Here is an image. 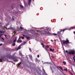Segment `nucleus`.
I'll return each instance as SVG.
<instances>
[{"instance_id": "nucleus-33", "label": "nucleus", "mask_w": 75, "mask_h": 75, "mask_svg": "<svg viewBox=\"0 0 75 75\" xmlns=\"http://www.w3.org/2000/svg\"><path fill=\"white\" fill-rule=\"evenodd\" d=\"M39 32L40 33V34L42 33V32H41V31H39Z\"/></svg>"}, {"instance_id": "nucleus-38", "label": "nucleus", "mask_w": 75, "mask_h": 75, "mask_svg": "<svg viewBox=\"0 0 75 75\" xmlns=\"http://www.w3.org/2000/svg\"><path fill=\"white\" fill-rule=\"evenodd\" d=\"M39 57H40V55H37L38 58H39Z\"/></svg>"}, {"instance_id": "nucleus-8", "label": "nucleus", "mask_w": 75, "mask_h": 75, "mask_svg": "<svg viewBox=\"0 0 75 75\" xmlns=\"http://www.w3.org/2000/svg\"><path fill=\"white\" fill-rule=\"evenodd\" d=\"M7 58H11V56L10 54L6 56Z\"/></svg>"}, {"instance_id": "nucleus-9", "label": "nucleus", "mask_w": 75, "mask_h": 75, "mask_svg": "<svg viewBox=\"0 0 75 75\" xmlns=\"http://www.w3.org/2000/svg\"><path fill=\"white\" fill-rule=\"evenodd\" d=\"M50 51H52L53 52H54V49H51V48H50Z\"/></svg>"}, {"instance_id": "nucleus-50", "label": "nucleus", "mask_w": 75, "mask_h": 75, "mask_svg": "<svg viewBox=\"0 0 75 75\" xmlns=\"http://www.w3.org/2000/svg\"><path fill=\"white\" fill-rule=\"evenodd\" d=\"M71 69L72 71H73V69H72V68H71Z\"/></svg>"}, {"instance_id": "nucleus-20", "label": "nucleus", "mask_w": 75, "mask_h": 75, "mask_svg": "<svg viewBox=\"0 0 75 75\" xmlns=\"http://www.w3.org/2000/svg\"><path fill=\"white\" fill-rule=\"evenodd\" d=\"M20 7L21 8H23V6H22L21 5H20Z\"/></svg>"}, {"instance_id": "nucleus-16", "label": "nucleus", "mask_w": 75, "mask_h": 75, "mask_svg": "<svg viewBox=\"0 0 75 75\" xmlns=\"http://www.w3.org/2000/svg\"><path fill=\"white\" fill-rule=\"evenodd\" d=\"M25 38L27 39V40H30V37H26Z\"/></svg>"}, {"instance_id": "nucleus-18", "label": "nucleus", "mask_w": 75, "mask_h": 75, "mask_svg": "<svg viewBox=\"0 0 75 75\" xmlns=\"http://www.w3.org/2000/svg\"><path fill=\"white\" fill-rule=\"evenodd\" d=\"M41 45H42L43 47H44V44L43 43H41Z\"/></svg>"}, {"instance_id": "nucleus-40", "label": "nucleus", "mask_w": 75, "mask_h": 75, "mask_svg": "<svg viewBox=\"0 0 75 75\" xmlns=\"http://www.w3.org/2000/svg\"><path fill=\"white\" fill-rule=\"evenodd\" d=\"M22 35H23V37H25V36H26L24 34H23Z\"/></svg>"}, {"instance_id": "nucleus-45", "label": "nucleus", "mask_w": 75, "mask_h": 75, "mask_svg": "<svg viewBox=\"0 0 75 75\" xmlns=\"http://www.w3.org/2000/svg\"><path fill=\"white\" fill-rule=\"evenodd\" d=\"M73 33H74V34H75V31H74L73 32Z\"/></svg>"}, {"instance_id": "nucleus-41", "label": "nucleus", "mask_w": 75, "mask_h": 75, "mask_svg": "<svg viewBox=\"0 0 75 75\" xmlns=\"http://www.w3.org/2000/svg\"><path fill=\"white\" fill-rule=\"evenodd\" d=\"M1 39L3 40H4V39L3 38H1Z\"/></svg>"}, {"instance_id": "nucleus-43", "label": "nucleus", "mask_w": 75, "mask_h": 75, "mask_svg": "<svg viewBox=\"0 0 75 75\" xmlns=\"http://www.w3.org/2000/svg\"><path fill=\"white\" fill-rule=\"evenodd\" d=\"M3 45V44L2 43H1L0 44V46H1V45Z\"/></svg>"}, {"instance_id": "nucleus-26", "label": "nucleus", "mask_w": 75, "mask_h": 75, "mask_svg": "<svg viewBox=\"0 0 75 75\" xmlns=\"http://www.w3.org/2000/svg\"><path fill=\"white\" fill-rule=\"evenodd\" d=\"M20 28L21 29V30H23V27H22L21 26L20 27Z\"/></svg>"}, {"instance_id": "nucleus-17", "label": "nucleus", "mask_w": 75, "mask_h": 75, "mask_svg": "<svg viewBox=\"0 0 75 75\" xmlns=\"http://www.w3.org/2000/svg\"><path fill=\"white\" fill-rule=\"evenodd\" d=\"M16 41H17V39H15V40H14L13 42L15 43V42H16Z\"/></svg>"}, {"instance_id": "nucleus-29", "label": "nucleus", "mask_w": 75, "mask_h": 75, "mask_svg": "<svg viewBox=\"0 0 75 75\" xmlns=\"http://www.w3.org/2000/svg\"><path fill=\"white\" fill-rule=\"evenodd\" d=\"M2 61H3V59H0V62H2Z\"/></svg>"}, {"instance_id": "nucleus-11", "label": "nucleus", "mask_w": 75, "mask_h": 75, "mask_svg": "<svg viewBox=\"0 0 75 75\" xmlns=\"http://www.w3.org/2000/svg\"><path fill=\"white\" fill-rule=\"evenodd\" d=\"M31 0H29V2L28 3V5L30 6L31 4Z\"/></svg>"}, {"instance_id": "nucleus-46", "label": "nucleus", "mask_w": 75, "mask_h": 75, "mask_svg": "<svg viewBox=\"0 0 75 75\" xmlns=\"http://www.w3.org/2000/svg\"><path fill=\"white\" fill-rule=\"evenodd\" d=\"M51 41H52V42H53V40H51Z\"/></svg>"}, {"instance_id": "nucleus-44", "label": "nucleus", "mask_w": 75, "mask_h": 75, "mask_svg": "<svg viewBox=\"0 0 75 75\" xmlns=\"http://www.w3.org/2000/svg\"><path fill=\"white\" fill-rule=\"evenodd\" d=\"M18 66H20V64L19 63V64H18Z\"/></svg>"}, {"instance_id": "nucleus-49", "label": "nucleus", "mask_w": 75, "mask_h": 75, "mask_svg": "<svg viewBox=\"0 0 75 75\" xmlns=\"http://www.w3.org/2000/svg\"><path fill=\"white\" fill-rule=\"evenodd\" d=\"M71 75H73V74H72V73L71 74Z\"/></svg>"}, {"instance_id": "nucleus-7", "label": "nucleus", "mask_w": 75, "mask_h": 75, "mask_svg": "<svg viewBox=\"0 0 75 75\" xmlns=\"http://www.w3.org/2000/svg\"><path fill=\"white\" fill-rule=\"evenodd\" d=\"M43 34H48V32L45 31H42V33H43Z\"/></svg>"}, {"instance_id": "nucleus-21", "label": "nucleus", "mask_w": 75, "mask_h": 75, "mask_svg": "<svg viewBox=\"0 0 75 75\" xmlns=\"http://www.w3.org/2000/svg\"><path fill=\"white\" fill-rule=\"evenodd\" d=\"M66 71V72H67L68 71V70H67V68L64 69V71Z\"/></svg>"}, {"instance_id": "nucleus-52", "label": "nucleus", "mask_w": 75, "mask_h": 75, "mask_svg": "<svg viewBox=\"0 0 75 75\" xmlns=\"http://www.w3.org/2000/svg\"><path fill=\"white\" fill-rule=\"evenodd\" d=\"M54 41H55V40H54Z\"/></svg>"}, {"instance_id": "nucleus-47", "label": "nucleus", "mask_w": 75, "mask_h": 75, "mask_svg": "<svg viewBox=\"0 0 75 75\" xmlns=\"http://www.w3.org/2000/svg\"><path fill=\"white\" fill-rule=\"evenodd\" d=\"M9 62H12L11 61H9Z\"/></svg>"}, {"instance_id": "nucleus-24", "label": "nucleus", "mask_w": 75, "mask_h": 75, "mask_svg": "<svg viewBox=\"0 0 75 75\" xmlns=\"http://www.w3.org/2000/svg\"><path fill=\"white\" fill-rule=\"evenodd\" d=\"M63 64H64L66 65V63L65 62H63Z\"/></svg>"}, {"instance_id": "nucleus-5", "label": "nucleus", "mask_w": 75, "mask_h": 75, "mask_svg": "<svg viewBox=\"0 0 75 75\" xmlns=\"http://www.w3.org/2000/svg\"><path fill=\"white\" fill-rule=\"evenodd\" d=\"M68 54H69L70 55H71V54L72 55H74L75 54V52L72 51L68 52Z\"/></svg>"}, {"instance_id": "nucleus-42", "label": "nucleus", "mask_w": 75, "mask_h": 75, "mask_svg": "<svg viewBox=\"0 0 75 75\" xmlns=\"http://www.w3.org/2000/svg\"><path fill=\"white\" fill-rule=\"evenodd\" d=\"M22 38H23V39H24V37H21Z\"/></svg>"}, {"instance_id": "nucleus-13", "label": "nucleus", "mask_w": 75, "mask_h": 75, "mask_svg": "<svg viewBox=\"0 0 75 75\" xmlns=\"http://www.w3.org/2000/svg\"><path fill=\"white\" fill-rule=\"evenodd\" d=\"M59 68H60V69H61V70H62V71H63V69L62 68V67L60 66L59 67Z\"/></svg>"}, {"instance_id": "nucleus-53", "label": "nucleus", "mask_w": 75, "mask_h": 75, "mask_svg": "<svg viewBox=\"0 0 75 75\" xmlns=\"http://www.w3.org/2000/svg\"><path fill=\"white\" fill-rule=\"evenodd\" d=\"M54 41H55V40H54Z\"/></svg>"}, {"instance_id": "nucleus-10", "label": "nucleus", "mask_w": 75, "mask_h": 75, "mask_svg": "<svg viewBox=\"0 0 75 75\" xmlns=\"http://www.w3.org/2000/svg\"><path fill=\"white\" fill-rule=\"evenodd\" d=\"M22 46L21 45V44L20 46L18 47L17 50H19V49H21V47Z\"/></svg>"}, {"instance_id": "nucleus-36", "label": "nucleus", "mask_w": 75, "mask_h": 75, "mask_svg": "<svg viewBox=\"0 0 75 75\" xmlns=\"http://www.w3.org/2000/svg\"><path fill=\"white\" fill-rule=\"evenodd\" d=\"M42 71H43V72H45V70H44V68H43L42 69Z\"/></svg>"}, {"instance_id": "nucleus-39", "label": "nucleus", "mask_w": 75, "mask_h": 75, "mask_svg": "<svg viewBox=\"0 0 75 75\" xmlns=\"http://www.w3.org/2000/svg\"><path fill=\"white\" fill-rule=\"evenodd\" d=\"M2 35H3L1 34L0 35V38L1 37V36H2Z\"/></svg>"}, {"instance_id": "nucleus-30", "label": "nucleus", "mask_w": 75, "mask_h": 75, "mask_svg": "<svg viewBox=\"0 0 75 75\" xmlns=\"http://www.w3.org/2000/svg\"><path fill=\"white\" fill-rule=\"evenodd\" d=\"M29 50H30V52H32V50H31V48H29Z\"/></svg>"}, {"instance_id": "nucleus-4", "label": "nucleus", "mask_w": 75, "mask_h": 75, "mask_svg": "<svg viewBox=\"0 0 75 75\" xmlns=\"http://www.w3.org/2000/svg\"><path fill=\"white\" fill-rule=\"evenodd\" d=\"M12 59H13V61L14 62H18V60H16V59H17V57H13Z\"/></svg>"}, {"instance_id": "nucleus-31", "label": "nucleus", "mask_w": 75, "mask_h": 75, "mask_svg": "<svg viewBox=\"0 0 75 75\" xmlns=\"http://www.w3.org/2000/svg\"><path fill=\"white\" fill-rule=\"evenodd\" d=\"M46 47H47V48H49L50 47V46H48L47 45H46Z\"/></svg>"}, {"instance_id": "nucleus-3", "label": "nucleus", "mask_w": 75, "mask_h": 75, "mask_svg": "<svg viewBox=\"0 0 75 75\" xmlns=\"http://www.w3.org/2000/svg\"><path fill=\"white\" fill-rule=\"evenodd\" d=\"M63 44H69V40H68V39L67 38L66 40H64L63 42Z\"/></svg>"}, {"instance_id": "nucleus-1", "label": "nucleus", "mask_w": 75, "mask_h": 75, "mask_svg": "<svg viewBox=\"0 0 75 75\" xmlns=\"http://www.w3.org/2000/svg\"><path fill=\"white\" fill-rule=\"evenodd\" d=\"M67 28L64 29L63 30H61L60 31H58L57 32V34L59 36H60V35H62V33H61L62 31V32H64L65 31V30H67Z\"/></svg>"}, {"instance_id": "nucleus-48", "label": "nucleus", "mask_w": 75, "mask_h": 75, "mask_svg": "<svg viewBox=\"0 0 75 75\" xmlns=\"http://www.w3.org/2000/svg\"><path fill=\"white\" fill-rule=\"evenodd\" d=\"M17 37H15V39H17Z\"/></svg>"}, {"instance_id": "nucleus-14", "label": "nucleus", "mask_w": 75, "mask_h": 75, "mask_svg": "<svg viewBox=\"0 0 75 75\" xmlns=\"http://www.w3.org/2000/svg\"><path fill=\"white\" fill-rule=\"evenodd\" d=\"M48 35H51V33H50L49 31H48L47 32V34Z\"/></svg>"}, {"instance_id": "nucleus-19", "label": "nucleus", "mask_w": 75, "mask_h": 75, "mask_svg": "<svg viewBox=\"0 0 75 75\" xmlns=\"http://www.w3.org/2000/svg\"><path fill=\"white\" fill-rule=\"evenodd\" d=\"M12 45L13 46H15L16 45V43H13V44H12Z\"/></svg>"}, {"instance_id": "nucleus-34", "label": "nucleus", "mask_w": 75, "mask_h": 75, "mask_svg": "<svg viewBox=\"0 0 75 75\" xmlns=\"http://www.w3.org/2000/svg\"><path fill=\"white\" fill-rule=\"evenodd\" d=\"M1 33V34H2V33H3V31H1L0 30V33Z\"/></svg>"}, {"instance_id": "nucleus-15", "label": "nucleus", "mask_w": 75, "mask_h": 75, "mask_svg": "<svg viewBox=\"0 0 75 75\" xmlns=\"http://www.w3.org/2000/svg\"><path fill=\"white\" fill-rule=\"evenodd\" d=\"M14 28H8V30H13Z\"/></svg>"}, {"instance_id": "nucleus-2", "label": "nucleus", "mask_w": 75, "mask_h": 75, "mask_svg": "<svg viewBox=\"0 0 75 75\" xmlns=\"http://www.w3.org/2000/svg\"><path fill=\"white\" fill-rule=\"evenodd\" d=\"M30 32L31 34H32L33 35H36L37 34V33L35 32L34 30H30Z\"/></svg>"}, {"instance_id": "nucleus-35", "label": "nucleus", "mask_w": 75, "mask_h": 75, "mask_svg": "<svg viewBox=\"0 0 75 75\" xmlns=\"http://www.w3.org/2000/svg\"><path fill=\"white\" fill-rule=\"evenodd\" d=\"M74 60V62H75V58H74V57H73V58Z\"/></svg>"}, {"instance_id": "nucleus-37", "label": "nucleus", "mask_w": 75, "mask_h": 75, "mask_svg": "<svg viewBox=\"0 0 75 75\" xmlns=\"http://www.w3.org/2000/svg\"><path fill=\"white\" fill-rule=\"evenodd\" d=\"M66 52L67 53V54H68V51L67 50H66Z\"/></svg>"}, {"instance_id": "nucleus-28", "label": "nucleus", "mask_w": 75, "mask_h": 75, "mask_svg": "<svg viewBox=\"0 0 75 75\" xmlns=\"http://www.w3.org/2000/svg\"><path fill=\"white\" fill-rule=\"evenodd\" d=\"M4 36H5V37H6V38H7V39H8V38L7 37H7V35H4Z\"/></svg>"}, {"instance_id": "nucleus-54", "label": "nucleus", "mask_w": 75, "mask_h": 75, "mask_svg": "<svg viewBox=\"0 0 75 75\" xmlns=\"http://www.w3.org/2000/svg\"><path fill=\"white\" fill-rule=\"evenodd\" d=\"M59 71H61V70H60V69H59Z\"/></svg>"}, {"instance_id": "nucleus-32", "label": "nucleus", "mask_w": 75, "mask_h": 75, "mask_svg": "<svg viewBox=\"0 0 75 75\" xmlns=\"http://www.w3.org/2000/svg\"><path fill=\"white\" fill-rule=\"evenodd\" d=\"M29 57L30 58H32V56H31V55L29 56Z\"/></svg>"}, {"instance_id": "nucleus-27", "label": "nucleus", "mask_w": 75, "mask_h": 75, "mask_svg": "<svg viewBox=\"0 0 75 75\" xmlns=\"http://www.w3.org/2000/svg\"><path fill=\"white\" fill-rule=\"evenodd\" d=\"M9 25V22H8V23H7V24H6V25L7 26V25Z\"/></svg>"}, {"instance_id": "nucleus-23", "label": "nucleus", "mask_w": 75, "mask_h": 75, "mask_svg": "<svg viewBox=\"0 0 75 75\" xmlns=\"http://www.w3.org/2000/svg\"><path fill=\"white\" fill-rule=\"evenodd\" d=\"M45 50H46V51H48V49H47V48L45 47Z\"/></svg>"}, {"instance_id": "nucleus-22", "label": "nucleus", "mask_w": 75, "mask_h": 75, "mask_svg": "<svg viewBox=\"0 0 75 75\" xmlns=\"http://www.w3.org/2000/svg\"><path fill=\"white\" fill-rule=\"evenodd\" d=\"M52 34L53 35H57V34L56 33H52Z\"/></svg>"}, {"instance_id": "nucleus-25", "label": "nucleus", "mask_w": 75, "mask_h": 75, "mask_svg": "<svg viewBox=\"0 0 75 75\" xmlns=\"http://www.w3.org/2000/svg\"><path fill=\"white\" fill-rule=\"evenodd\" d=\"M49 28H50V27H47V28H46V29L47 30V31L48 30V29H49Z\"/></svg>"}, {"instance_id": "nucleus-51", "label": "nucleus", "mask_w": 75, "mask_h": 75, "mask_svg": "<svg viewBox=\"0 0 75 75\" xmlns=\"http://www.w3.org/2000/svg\"><path fill=\"white\" fill-rule=\"evenodd\" d=\"M13 20H14V18H13Z\"/></svg>"}, {"instance_id": "nucleus-12", "label": "nucleus", "mask_w": 75, "mask_h": 75, "mask_svg": "<svg viewBox=\"0 0 75 75\" xmlns=\"http://www.w3.org/2000/svg\"><path fill=\"white\" fill-rule=\"evenodd\" d=\"M26 44V42H24L23 43H21V45L22 46V45H24V44Z\"/></svg>"}, {"instance_id": "nucleus-6", "label": "nucleus", "mask_w": 75, "mask_h": 75, "mask_svg": "<svg viewBox=\"0 0 75 75\" xmlns=\"http://www.w3.org/2000/svg\"><path fill=\"white\" fill-rule=\"evenodd\" d=\"M21 38H19L18 40L17 41V42H18V43L20 42V43H21V42H22V40H21V39H20Z\"/></svg>"}]
</instances>
